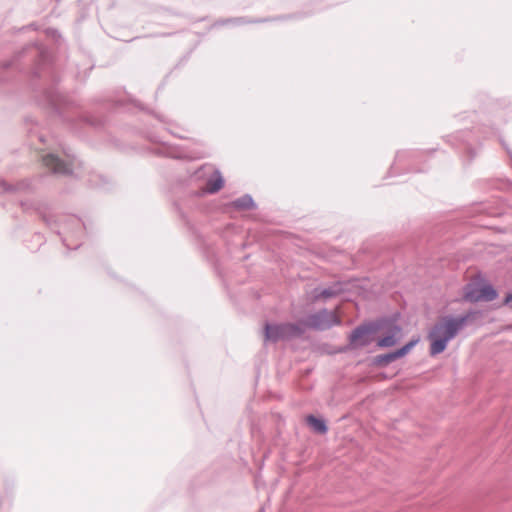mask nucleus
<instances>
[{
  "mask_svg": "<svg viewBox=\"0 0 512 512\" xmlns=\"http://www.w3.org/2000/svg\"><path fill=\"white\" fill-rule=\"evenodd\" d=\"M470 319V314L460 317L444 316L437 320L428 333L430 354L432 356L443 352L447 343L452 340Z\"/></svg>",
  "mask_w": 512,
  "mask_h": 512,
  "instance_id": "obj_1",
  "label": "nucleus"
},
{
  "mask_svg": "<svg viewBox=\"0 0 512 512\" xmlns=\"http://www.w3.org/2000/svg\"><path fill=\"white\" fill-rule=\"evenodd\" d=\"M496 296L497 292L489 284L468 285L464 294L470 302L492 301Z\"/></svg>",
  "mask_w": 512,
  "mask_h": 512,
  "instance_id": "obj_2",
  "label": "nucleus"
},
{
  "mask_svg": "<svg viewBox=\"0 0 512 512\" xmlns=\"http://www.w3.org/2000/svg\"><path fill=\"white\" fill-rule=\"evenodd\" d=\"M299 333L300 329L293 324L266 325L265 327L266 339L271 341H278L298 335Z\"/></svg>",
  "mask_w": 512,
  "mask_h": 512,
  "instance_id": "obj_3",
  "label": "nucleus"
},
{
  "mask_svg": "<svg viewBox=\"0 0 512 512\" xmlns=\"http://www.w3.org/2000/svg\"><path fill=\"white\" fill-rule=\"evenodd\" d=\"M340 321L337 318L335 312H327L323 311L318 315H315L310 318L309 324L315 326L319 329L329 328L332 325L338 324Z\"/></svg>",
  "mask_w": 512,
  "mask_h": 512,
  "instance_id": "obj_4",
  "label": "nucleus"
},
{
  "mask_svg": "<svg viewBox=\"0 0 512 512\" xmlns=\"http://www.w3.org/2000/svg\"><path fill=\"white\" fill-rule=\"evenodd\" d=\"M419 339L411 340L409 343H407L402 348L385 355H380L376 358V363L379 365H387L396 359H399L403 356H405L417 343Z\"/></svg>",
  "mask_w": 512,
  "mask_h": 512,
  "instance_id": "obj_5",
  "label": "nucleus"
},
{
  "mask_svg": "<svg viewBox=\"0 0 512 512\" xmlns=\"http://www.w3.org/2000/svg\"><path fill=\"white\" fill-rule=\"evenodd\" d=\"M45 167L50 169L54 173L58 174H69L71 172V167L69 164L61 161L55 155L49 154L43 157L42 159Z\"/></svg>",
  "mask_w": 512,
  "mask_h": 512,
  "instance_id": "obj_6",
  "label": "nucleus"
},
{
  "mask_svg": "<svg viewBox=\"0 0 512 512\" xmlns=\"http://www.w3.org/2000/svg\"><path fill=\"white\" fill-rule=\"evenodd\" d=\"M401 338V329L397 326L392 327L387 335L377 340V346L380 348H388L394 346Z\"/></svg>",
  "mask_w": 512,
  "mask_h": 512,
  "instance_id": "obj_7",
  "label": "nucleus"
},
{
  "mask_svg": "<svg viewBox=\"0 0 512 512\" xmlns=\"http://www.w3.org/2000/svg\"><path fill=\"white\" fill-rule=\"evenodd\" d=\"M350 340L354 347L367 345L371 341L370 329L367 327L356 329L351 335Z\"/></svg>",
  "mask_w": 512,
  "mask_h": 512,
  "instance_id": "obj_8",
  "label": "nucleus"
},
{
  "mask_svg": "<svg viewBox=\"0 0 512 512\" xmlns=\"http://www.w3.org/2000/svg\"><path fill=\"white\" fill-rule=\"evenodd\" d=\"M343 291L341 284H335L333 287L322 289L321 291H315L313 300L327 299L340 294Z\"/></svg>",
  "mask_w": 512,
  "mask_h": 512,
  "instance_id": "obj_9",
  "label": "nucleus"
},
{
  "mask_svg": "<svg viewBox=\"0 0 512 512\" xmlns=\"http://www.w3.org/2000/svg\"><path fill=\"white\" fill-rule=\"evenodd\" d=\"M223 187V179L219 173H215L207 182L206 191L215 193Z\"/></svg>",
  "mask_w": 512,
  "mask_h": 512,
  "instance_id": "obj_10",
  "label": "nucleus"
},
{
  "mask_svg": "<svg viewBox=\"0 0 512 512\" xmlns=\"http://www.w3.org/2000/svg\"><path fill=\"white\" fill-rule=\"evenodd\" d=\"M306 421L308 425L318 433H325L327 431V426L325 422L321 419H318L312 415L307 416Z\"/></svg>",
  "mask_w": 512,
  "mask_h": 512,
  "instance_id": "obj_11",
  "label": "nucleus"
},
{
  "mask_svg": "<svg viewBox=\"0 0 512 512\" xmlns=\"http://www.w3.org/2000/svg\"><path fill=\"white\" fill-rule=\"evenodd\" d=\"M511 301H512V294H509V295L505 298L504 303H505V304H508V303H510Z\"/></svg>",
  "mask_w": 512,
  "mask_h": 512,
  "instance_id": "obj_12",
  "label": "nucleus"
}]
</instances>
